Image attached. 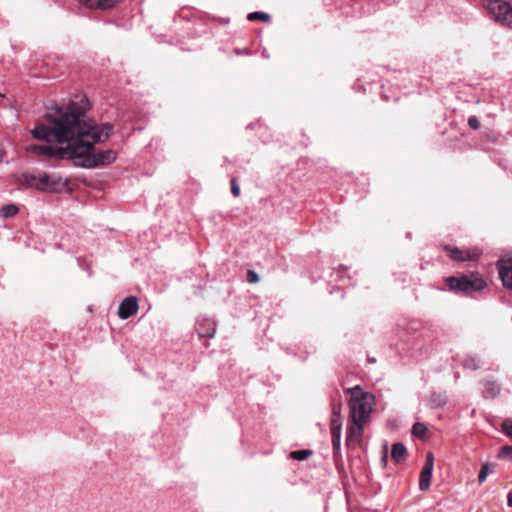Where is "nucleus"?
<instances>
[{"label":"nucleus","instance_id":"obj_1","mask_svg":"<svg viewBox=\"0 0 512 512\" xmlns=\"http://www.w3.org/2000/svg\"><path fill=\"white\" fill-rule=\"evenodd\" d=\"M79 108L75 103L66 107H58L55 113L47 115L49 125L40 124L31 130V135L46 142L51 140L65 146H55L51 144L30 145L27 151L36 155H41L50 159H69L73 158L77 123L79 121Z\"/></svg>","mask_w":512,"mask_h":512},{"label":"nucleus","instance_id":"obj_2","mask_svg":"<svg viewBox=\"0 0 512 512\" xmlns=\"http://www.w3.org/2000/svg\"><path fill=\"white\" fill-rule=\"evenodd\" d=\"M79 115L72 160L77 166L87 169L114 162L116 153L113 150H100L93 153L96 144L109 138L112 126L109 124L98 125L87 119L82 107L79 108Z\"/></svg>","mask_w":512,"mask_h":512},{"label":"nucleus","instance_id":"obj_3","mask_svg":"<svg viewBox=\"0 0 512 512\" xmlns=\"http://www.w3.org/2000/svg\"><path fill=\"white\" fill-rule=\"evenodd\" d=\"M346 391L352 395L349 401L351 421L366 423L373 409L374 396L363 392L359 385L347 388Z\"/></svg>","mask_w":512,"mask_h":512},{"label":"nucleus","instance_id":"obj_4","mask_svg":"<svg viewBox=\"0 0 512 512\" xmlns=\"http://www.w3.org/2000/svg\"><path fill=\"white\" fill-rule=\"evenodd\" d=\"M446 284L451 291L462 292L467 295L481 291L487 286L486 281L478 273L448 277Z\"/></svg>","mask_w":512,"mask_h":512},{"label":"nucleus","instance_id":"obj_5","mask_svg":"<svg viewBox=\"0 0 512 512\" xmlns=\"http://www.w3.org/2000/svg\"><path fill=\"white\" fill-rule=\"evenodd\" d=\"M488 14L500 25L512 28V6L502 0H489L486 4Z\"/></svg>","mask_w":512,"mask_h":512},{"label":"nucleus","instance_id":"obj_6","mask_svg":"<svg viewBox=\"0 0 512 512\" xmlns=\"http://www.w3.org/2000/svg\"><path fill=\"white\" fill-rule=\"evenodd\" d=\"M40 184L42 192L60 193L68 189L69 181L57 174L42 172Z\"/></svg>","mask_w":512,"mask_h":512},{"label":"nucleus","instance_id":"obj_7","mask_svg":"<svg viewBox=\"0 0 512 512\" xmlns=\"http://www.w3.org/2000/svg\"><path fill=\"white\" fill-rule=\"evenodd\" d=\"M446 251L449 254V257L454 261H476L481 256L482 252L478 248H473L469 250H461L457 247H446Z\"/></svg>","mask_w":512,"mask_h":512},{"label":"nucleus","instance_id":"obj_8","mask_svg":"<svg viewBox=\"0 0 512 512\" xmlns=\"http://www.w3.org/2000/svg\"><path fill=\"white\" fill-rule=\"evenodd\" d=\"M496 266L503 286L512 289V258L499 259Z\"/></svg>","mask_w":512,"mask_h":512},{"label":"nucleus","instance_id":"obj_9","mask_svg":"<svg viewBox=\"0 0 512 512\" xmlns=\"http://www.w3.org/2000/svg\"><path fill=\"white\" fill-rule=\"evenodd\" d=\"M138 311V300L130 296L122 300L118 307V316L120 319H128Z\"/></svg>","mask_w":512,"mask_h":512},{"label":"nucleus","instance_id":"obj_10","mask_svg":"<svg viewBox=\"0 0 512 512\" xmlns=\"http://www.w3.org/2000/svg\"><path fill=\"white\" fill-rule=\"evenodd\" d=\"M41 173H22L17 177V183L26 189H36L40 191Z\"/></svg>","mask_w":512,"mask_h":512},{"label":"nucleus","instance_id":"obj_11","mask_svg":"<svg viewBox=\"0 0 512 512\" xmlns=\"http://www.w3.org/2000/svg\"><path fill=\"white\" fill-rule=\"evenodd\" d=\"M351 425L348 428L346 442L347 445L358 444L361 441V437L363 434L364 425L366 423L351 421Z\"/></svg>","mask_w":512,"mask_h":512},{"label":"nucleus","instance_id":"obj_12","mask_svg":"<svg viewBox=\"0 0 512 512\" xmlns=\"http://www.w3.org/2000/svg\"><path fill=\"white\" fill-rule=\"evenodd\" d=\"M330 430H331L332 446H333L334 454H337L340 451V445H341L342 423H339L337 419L331 420Z\"/></svg>","mask_w":512,"mask_h":512},{"label":"nucleus","instance_id":"obj_13","mask_svg":"<svg viewBox=\"0 0 512 512\" xmlns=\"http://www.w3.org/2000/svg\"><path fill=\"white\" fill-rule=\"evenodd\" d=\"M84 6L90 9H108L113 7L120 0H79Z\"/></svg>","mask_w":512,"mask_h":512},{"label":"nucleus","instance_id":"obj_14","mask_svg":"<svg viewBox=\"0 0 512 512\" xmlns=\"http://www.w3.org/2000/svg\"><path fill=\"white\" fill-rule=\"evenodd\" d=\"M197 332L200 337H213L216 332L214 322L211 320H203L202 322H198Z\"/></svg>","mask_w":512,"mask_h":512},{"label":"nucleus","instance_id":"obj_15","mask_svg":"<svg viewBox=\"0 0 512 512\" xmlns=\"http://www.w3.org/2000/svg\"><path fill=\"white\" fill-rule=\"evenodd\" d=\"M407 454L406 447L398 442L392 445L391 457L396 463H400Z\"/></svg>","mask_w":512,"mask_h":512},{"label":"nucleus","instance_id":"obj_16","mask_svg":"<svg viewBox=\"0 0 512 512\" xmlns=\"http://www.w3.org/2000/svg\"><path fill=\"white\" fill-rule=\"evenodd\" d=\"M447 402V398L442 393L434 392L429 397V405L431 408H440L444 406Z\"/></svg>","mask_w":512,"mask_h":512},{"label":"nucleus","instance_id":"obj_17","mask_svg":"<svg viewBox=\"0 0 512 512\" xmlns=\"http://www.w3.org/2000/svg\"><path fill=\"white\" fill-rule=\"evenodd\" d=\"M19 212V208L15 204L4 205L0 209V217L6 219L15 216Z\"/></svg>","mask_w":512,"mask_h":512},{"label":"nucleus","instance_id":"obj_18","mask_svg":"<svg viewBox=\"0 0 512 512\" xmlns=\"http://www.w3.org/2000/svg\"><path fill=\"white\" fill-rule=\"evenodd\" d=\"M432 478V473L427 471H421L420 473V479H419V489L421 491H426L430 487V482Z\"/></svg>","mask_w":512,"mask_h":512},{"label":"nucleus","instance_id":"obj_19","mask_svg":"<svg viewBox=\"0 0 512 512\" xmlns=\"http://www.w3.org/2000/svg\"><path fill=\"white\" fill-rule=\"evenodd\" d=\"M481 361L477 356H467L463 361V366L466 369L477 370L480 368Z\"/></svg>","mask_w":512,"mask_h":512},{"label":"nucleus","instance_id":"obj_20","mask_svg":"<svg viewBox=\"0 0 512 512\" xmlns=\"http://www.w3.org/2000/svg\"><path fill=\"white\" fill-rule=\"evenodd\" d=\"M312 455L311 450L302 449V450H296L292 451L290 453V457L294 460L303 461L306 460L308 457Z\"/></svg>","mask_w":512,"mask_h":512},{"label":"nucleus","instance_id":"obj_21","mask_svg":"<svg viewBox=\"0 0 512 512\" xmlns=\"http://www.w3.org/2000/svg\"><path fill=\"white\" fill-rule=\"evenodd\" d=\"M498 458L500 460L512 461V446H502L498 451Z\"/></svg>","mask_w":512,"mask_h":512},{"label":"nucleus","instance_id":"obj_22","mask_svg":"<svg viewBox=\"0 0 512 512\" xmlns=\"http://www.w3.org/2000/svg\"><path fill=\"white\" fill-rule=\"evenodd\" d=\"M247 19L249 21L260 20V21H263V22H268L270 20V15L268 13H265V12L255 11V12L249 13L248 16H247Z\"/></svg>","mask_w":512,"mask_h":512},{"label":"nucleus","instance_id":"obj_23","mask_svg":"<svg viewBox=\"0 0 512 512\" xmlns=\"http://www.w3.org/2000/svg\"><path fill=\"white\" fill-rule=\"evenodd\" d=\"M427 430L426 425L421 422H416L412 427V433L419 438H423L426 435Z\"/></svg>","mask_w":512,"mask_h":512},{"label":"nucleus","instance_id":"obj_24","mask_svg":"<svg viewBox=\"0 0 512 512\" xmlns=\"http://www.w3.org/2000/svg\"><path fill=\"white\" fill-rule=\"evenodd\" d=\"M492 472L490 465L488 463H484L481 467V470L479 472L478 481L480 484H482L487 476Z\"/></svg>","mask_w":512,"mask_h":512},{"label":"nucleus","instance_id":"obj_25","mask_svg":"<svg viewBox=\"0 0 512 512\" xmlns=\"http://www.w3.org/2000/svg\"><path fill=\"white\" fill-rule=\"evenodd\" d=\"M434 468V456L431 452L427 453L425 465L422 468L423 471L432 473Z\"/></svg>","mask_w":512,"mask_h":512},{"label":"nucleus","instance_id":"obj_26","mask_svg":"<svg viewBox=\"0 0 512 512\" xmlns=\"http://www.w3.org/2000/svg\"><path fill=\"white\" fill-rule=\"evenodd\" d=\"M502 432L508 436L509 438L512 439V420L511 419H506L503 421L502 425Z\"/></svg>","mask_w":512,"mask_h":512},{"label":"nucleus","instance_id":"obj_27","mask_svg":"<svg viewBox=\"0 0 512 512\" xmlns=\"http://www.w3.org/2000/svg\"><path fill=\"white\" fill-rule=\"evenodd\" d=\"M332 414H333V416H332L331 420L337 419L339 423H342L341 422V404H333Z\"/></svg>","mask_w":512,"mask_h":512},{"label":"nucleus","instance_id":"obj_28","mask_svg":"<svg viewBox=\"0 0 512 512\" xmlns=\"http://www.w3.org/2000/svg\"><path fill=\"white\" fill-rule=\"evenodd\" d=\"M485 387L486 392L492 397H494L499 392V388L492 382H487Z\"/></svg>","mask_w":512,"mask_h":512},{"label":"nucleus","instance_id":"obj_29","mask_svg":"<svg viewBox=\"0 0 512 512\" xmlns=\"http://www.w3.org/2000/svg\"><path fill=\"white\" fill-rule=\"evenodd\" d=\"M247 281L251 284L257 283L259 281L258 274L253 270H248L247 272Z\"/></svg>","mask_w":512,"mask_h":512},{"label":"nucleus","instance_id":"obj_30","mask_svg":"<svg viewBox=\"0 0 512 512\" xmlns=\"http://www.w3.org/2000/svg\"><path fill=\"white\" fill-rule=\"evenodd\" d=\"M468 125L472 129L477 130L480 128V121L478 120V118L476 116H470L468 119Z\"/></svg>","mask_w":512,"mask_h":512},{"label":"nucleus","instance_id":"obj_31","mask_svg":"<svg viewBox=\"0 0 512 512\" xmlns=\"http://www.w3.org/2000/svg\"><path fill=\"white\" fill-rule=\"evenodd\" d=\"M231 192H232V194H233L235 197H238V196H239V194H240V188H239V186L237 185V183H236V180H235V179H233V180L231 181Z\"/></svg>","mask_w":512,"mask_h":512},{"label":"nucleus","instance_id":"obj_32","mask_svg":"<svg viewBox=\"0 0 512 512\" xmlns=\"http://www.w3.org/2000/svg\"><path fill=\"white\" fill-rule=\"evenodd\" d=\"M507 504L509 507H512V491H510L507 496Z\"/></svg>","mask_w":512,"mask_h":512},{"label":"nucleus","instance_id":"obj_33","mask_svg":"<svg viewBox=\"0 0 512 512\" xmlns=\"http://www.w3.org/2000/svg\"><path fill=\"white\" fill-rule=\"evenodd\" d=\"M384 462L387 461V447L385 446V451H384V456H383V459H382Z\"/></svg>","mask_w":512,"mask_h":512}]
</instances>
